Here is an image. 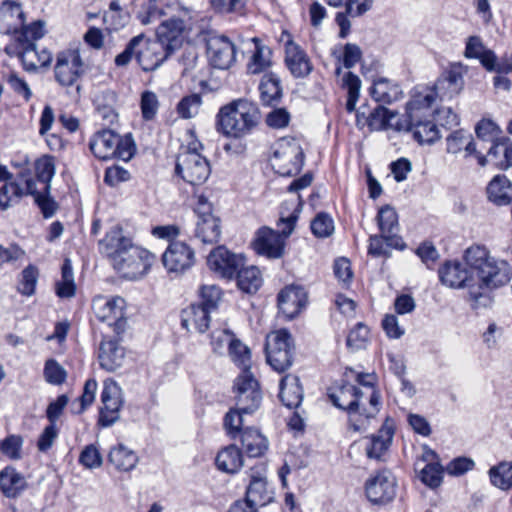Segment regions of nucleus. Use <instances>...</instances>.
Masks as SVG:
<instances>
[{"label":"nucleus","mask_w":512,"mask_h":512,"mask_svg":"<svg viewBox=\"0 0 512 512\" xmlns=\"http://www.w3.org/2000/svg\"><path fill=\"white\" fill-rule=\"evenodd\" d=\"M308 146V142L303 139H290V155H293V161H290V176L298 175L302 171Z\"/></svg>","instance_id":"obj_54"},{"label":"nucleus","mask_w":512,"mask_h":512,"mask_svg":"<svg viewBox=\"0 0 512 512\" xmlns=\"http://www.w3.org/2000/svg\"><path fill=\"white\" fill-rule=\"evenodd\" d=\"M98 360L101 368L113 372L123 365L125 349L116 339H103L99 347Z\"/></svg>","instance_id":"obj_25"},{"label":"nucleus","mask_w":512,"mask_h":512,"mask_svg":"<svg viewBox=\"0 0 512 512\" xmlns=\"http://www.w3.org/2000/svg\"><path fill=\"white\" fill-rule=\"evenodd\" d=\"M396 485V479L390 472H379L366 482V496L373 504H387L396 496Z\"/></svg>","instance_id":"obj_16"},{"label":"nucleus","mask_w":512,"mask_h":512,"mask_svg":"<svg viewBox=\"0 0 512 512\" xmlns=\"http://www.w3.org/2000/svg\"><path fill=\"white\" fill-rule=\"evenodd\" d=\"M377 221L379 229L387 241V245L396 249H403L405 245L396 234L398 230V215L396 211L388 205L380 208Z\"/></svg>","instance_id":"obj_24"},{"label":"nucleus","mask_w":512,"mask_h":512,"mask_svg":"<svg viewBox=\"0 0 512 512\" xmlns=\"http://www.w3.org/2000/svg\"><path fill=\"white\" fill-rule=\"evenodd\" d=\"M201 104V96L199 94H191L179 101L176 110L181 118L190 119L198 114Z\"/></svg>","instance_id":"obj_58"},{"label":"nucleus","mask_w":512,"mask_h":512,"mask_svg":"<svg viewBox=\"0 0 512 512\" xmlns=\"http://www.w3.org/2000/svg\"><path fill=\"white\" fill-rule=\"evenodd\" d=\"M311 230L318 238L329 237L334 232L333 219L327 213H319L311 222Z\"/></svg>","instance_id":"obj_60"},{"label":"nucleus","mask_w":512,"mask_h":512,"mask_svg":"<svg viewBox=\"0 0 512 512\" xmlns=\"http://www.w3.org/2000/svg\"><path fill=\"white\" fill-rule=\"evenodd\" d=\"M464 56L466 58L478 59L482 66L492 72L494 68L493 62L496 59V54L486 48L478 36H470L466 42Z\"/></svg>","instance_id":"obj_34"},{"label":"nucleus","mask_w":512,"mask_h":512,"mask_svg":"<svg viewBox=\"0 0 512 512\" xmlns=\"http://www.w3.org/2000/svg\"><path fill=\"white\" fill-rule=\"evenodd\" d=\"M26 486L25 477L14 467L7 466L0 471V489L6 497L18 496Z\"/></svg>","instance_id":"obj_33"},{"label":"nucleus","mask_w":512,"mask_h":512,"mask_svg":"<svg viewBox=\"0 0 512 512\" xmlns=\"http://www.w3.org/2000/svg\"><path fill=\"white\" fill-rule=\"evenodd\" d=\"M136 6V18L142 25L155 23L163 15L162 9L158 6L157 0H134Z\"/></svg>","instance_id":"obj_50"},{"label":"nucleus","mask_w":512,"mask_h":512,"mask_svg":"<svg viewBox=\"0 0 512 512\" xmlns=\"http://www.w3.org/2000/svg\"><path fill=\"white\" fill-rule=\"evenodd\" d=\"M466 72L467 69L462 63H452L441 74L432 88L436 89L441 100L451 99L463 90Z\"/></svg>","instance_id":"obj_17"},{"label":"nucleus","mask_w":512,"mask_h":512,"mask_svg":"<svg viewBox=\"0 0 512 512\" xmlns=\"http://www.w3.org/2000/svg\"><path fill=\"white\" fill-rule=\"evenodd\" d=\"M270 165L275 173L281 176L288 175V160L285 138H280L272 147Z\"/></svg>","instance_id":"obj_53"},{"label":"nucleus","mask_w":512,"mask_h":512,"mask_svg":"<svg viewBox=\"0 0 512 512\" xmlns=\"http://www.w3.org/2000/svg\"><path fill=\"white\" fill-rule=\"evenodd\" d=\"M108 461L118 471L128 472L136 467L139 459L133 450L122 444H119L110 450Z\"/></svg>","instance_id":"obj_40"},{"label":"nucleus","mask_w":512,"mask_h":512,"mask_svg":"<svg viewBox=\"0 0 512 512\" xmlns=\"http://www.w3.org/2000/svg\"><path fill=\"white\" fill-rule=\"evenodd\" d=\"M493 486L508 490L512 487V462L503 461L488 471Z\"/></svg>","instance_id":"obj_48"},{"label":"nucleus","mask_w":512,"mask_h":512,"mask_svg":"<svg viewBox=\"0 0 512 512\" xmlns=\"http://www.w3.org/2000/svg\"><path fill=\"white\" fill-rule=\"evenodd\" d=\"M17 56L21 60L25 70L36 71L40 68V62L37 58V48L34 42L20 41L17 45Z\"/></svg>","instance_id":"obj_52"},{"label":"nucleus","mask_w":512,"mask_h":512,"mask_svg":"<svg viewBox=\"0 0 512 512\" xmlns=\"http://www.w3.org/2000/svg\"><path fill=\"white\" fill-rule=\"evenodd\" d=\"M294 381L295 382L293 384L292 392L296 401L293 402L290 400V409L292 406L295 408V412L293 413L292 417H290V429L297 432H303L305 429V418L303 417L304 411H299V408L304 397V391L302 385L300 384L299 378L295 377Z\"/></svg>","instance_id":"obj_49"},{"label":"nucleus","mask_w":512,"mask_h":512,"mask_svg":"<svg viewBox=\"0 0 512 512\" xmlns=\"http://www.w3.org/2000/svg\"><path fill=\"white\" fill-rule=\"evenodd\" d=\"M187 25L185 20L173 16L161 22L156 30L157 41L160 42L168 53L173 54L179 49L185 39Z\"/></svg>","instance_id":"obj_19"},{"label":"nucleus","mask_w":512,"mask_h":512,"mask_svg":"<svg viewBox=\"0 0 512 512\" xmlns=\"http://www.w3.org/2000/svg\"><path fill=\"white\" fill-rule=\"evenodd\" d=\"M246 499L254 506L262 507L273 500V493L267 488L265 477L251 476L250 484L246 491Z\"/></svg>","instance_id":"obj_36"},{"label":"nucleus","mask_w":512,"mask_h":512,"mask_svg":"<svg viewBox=\"0 0 512 512\" xmlns=\"http://www.w3.org/2000/svg\"><path fill=\"white\" fill-rule=\"evenodd\" d=\"M207 54L213 67L228 69L235 61V46L224 35L211 36L207 42Z\"/></svg>","instance_id":"obj_20"},{"label":"nucleus","mask_w":512,"mask_h":512,"mask_svg":"<svg viewBox=\"0 0 512 512\" xmlns=\"http://www.w3.org/2000/svg\"><path fill=\"white\" fill-rule=\"evenodd\" d=\"M487 194L496 205H508L512 200V185L506 176L497 175L490 181Z\"/></svg>","instance_id":"obj_37"},{"label":"nucleus","mask_w":512,"mask_h":512,"mask_svg":"<svg viewBox=\"0 0 512 512\" xmlns=\"http://www.w3.org/2000/svg\"><path fill=\"white\" fill-rule=\"evenodd\" d=\"M75 291L72 264L69 259H65L62 265L61 280L56 283V294L60 298H70L75 295Z\"/></svg>","instance_id":"obj_51"},{"label":"nucleus","mask_w":512,"mask_h":512,"mask_svg":"<svg viewBox=\"0 0 512 512\" xmlns=\"http://www.w3.org/2000/svg\"><path fill=\"white\" fill-rule=\"evenodd\" d=\"M39 277L38 268L34 265H28L22 272L18 283V291L25 296H32L35 293L36 284Z\"/></svg>","instance_id":"obj_56"},{"label":"nucleus","mask_w":512,"mask_h":512,"mask_svg":"<svg viewBox=\"0 0 512 512\" xmlns=\"http://www.w3.org/2000/svg\"><path fill=\"white\" fill-rule=\"evenodd\" d=\"M438 97L436 89L424 86L418 87L414 90L410 101L406 106V118L417 119L419 118H432L436 113L433 105Z\"/></svg>","instance_id":"obj_18"},{"label":"nucleus","mask_w":512,"mask_h":512,"mask_svg":"<svg viewBox=\"0 0 512 512\" xmlns=\"http://www.w3.org/2000/svg\"><path fill=\"white\" fill-rule=\"evenodd\" d=\"M446 142L448 153L457 154L464 149L466 157L475 155L478 159V163L481 166H485L487 161L486 157L477 152L471 134L465 132L464 130H457L452 132L446 138Z\"/></svg>","instance_id":"obj_29"},{"label":"nucleus","mask_w":512,"mask_h":512,"mask_svg":"<svg viewBox=\"0 0 512 512\" xmlns=\"http://www.w3.org/2000/svg\"><path fill=\"white\" fill-rule=\"evenodd\" d=\"M394 436L393 423L388 419L376 434L371 435L366 446V454L370 459L381 460L388 451Z\"/></svg>","instance_id":"obj_26"},{"label":"nucleus","mask_w":512,"mask_h":512,"mask_svg":"<svg viewBox=\"0 0 512 512\" xmlns=\"http://www.w3.org/2000/svg\"><path fill=\"white\" fill-rule=\"evenodd\" d=\"M442 467L438 463L427 464L420 473V478L423 483L429 487H438L442 481Z\"/></svg>","instance_id":"obj_64"},{"label":"nucleus","mask_w":512,"mask_h":512,"mask_svg":"<svg viewBox=\"0 0 512 512\" xmlns=\"http://www.w3.org/2000/svg\"><path fill=\"white\" fill-rule=\"evenodd\" d=\"M117 97L111 90H105L95 96L94 104L98 115L106 121V123H113L117 119L115 112Z\"/></svg>","instance_id":"obj_42"},{"label":"nucleus","mask_w":512,"mask_h":512,"mask_svg":"<svg viewBox=\"0 0 512 512\" xmlns=\"http://www.w3.org/2000/svg\"><path fill=\"white\" fill-rule=\"evenodd\" d=\"M25 23V15L21 3L5 0L0 3V33H18Z\"/></svg>","instance_id":"obj_23"},{"label":"nucleus","mask_w":512,"mask_h":512,"mask_svg":"<svg viewBox=\"0 0 512 512\" xmlns=\"http://www.w3.org/2000/svg\"><path fill=\"white\" fill-rule=\"evenodd\" d=\"M218 130L234 138L248 134L260 120V111L256 104L238 99L222 107L218 113Z\"/></svg>","instance_id":"obj_4"},{"label":"nucleus","mask_w":512,"mask_h":512,"mask_svg":"<svg viewBox=\"0 0 512 512\" xmlns=\"http://www.w3.org/2000/svg\"><path fill=\"white\" fill-rule=\"evenodd\" d=\"M356 381L359 385L363 386L364 400L369 404V416H376L380 411V395L375 389L376 377L374 374L357 373Z\"/></svg>","instance_id":"obj_39"},{"label":"nucleus","mask_w":512,"mask_h":512,"mask_svg":"<svg viewBox=\"0 0 512 512\" xmlns=\"http://www.w3.org/2000/svg\"><path fill=\"white\" fill-rule=\"evenodd\" d=\"M23 181L24 187L20 182L13 179V175L6 166L0 165V210H7L24 195H31L44 217L53 216L57 205L49 197L50 192H42V188H38L37 183L31 178H26Z\"/></svg>","instance_id":"obj_2"},{"label":"nucleus","mask_w":512,"mask_h":512,"mask_svg":"<svg viewBox=\"0 0 512 512\" xmlns=\"http://www.w3.org/2000/svg\"><path fill=\"white\" fill-rule=\"evenodd\" d=\"M79 462L88 469L98 468L102 465V456L96 445H87L79 456Z\"/></svg>","instance_id":"obj_63"},{"label":"nucleus","mask_w":512,"mask_h":512,"mask_svg":"<svg viewBox=\"0 0 512 512\" xmlns=\"http://www.w3.org/2000/svg\"><path fill=\"white\" fill-rule=\"evenodd\" d=\"M201 303L199 305L208 308L209 311L217 309L222 298L221 289L216 285H203L200 289Z\"/></svg>","instance_id":"obj_59"},{"label":"nucleus","mask_w":512,"mask_h":512,"mask_svg":"<svg viewBox=\"0 0 512 512\" xmlns=\"http://www.w3.org/2000/svg\"><path fill=\"white\" fill-rule=\"evenodd\" d=\"M265 352L267 363L272 369L283 373L288 367V331L279 329L268 334Z\"/></svg>","instance_id":"obj_13"},{"label":"nucleus","mask_w":512,"mask_h":512,"mask_svg":"<svg viewBox=\"0 0 512 512\" xmlns=\"http://www.w3.org/2000/svg\"><path fill=\"white\" fill-rule=\"evenodd\" d=\"M23 446V438L20 435H9L0 444L1 452L12 460H19Z\"/></svg>","instance_id":"obj_61"},{"label":"nucleus","mask_w":512,"mask_h":512,"mask_svg":"<svg viewBox=\"0 0 512 512\" xmlns=\"http://www.w3.org/2000/svg\"><path fill=\"white\" fill-rule=\"evenodd\" d=\"M142 35V41L137 46V62L142 70L148 72L157 69L171 54L157 40H149Z\"/></svg>","instance_id":"obj_22"},{"label":"nucleus","mask_w":512,"mask_h":512,"mask_svg":"<svg viewBox=\"0 0 512 512\" xmlns=\"http://www.w3.org/2000/svg\"><path fill=\"white\" fill-rule=\"evenodd\" d=\"M234 388L237 408L231 409L224 417V428L231 438L241 435L244 415L257 410L262 399L257 380L248 374L242 378H236Z\"/></svg>","instance_id":"obj_3"},{"label":"nucleus","mask_w":512,"mask_h":512,"mask_svg":"<svg viewBox=\"0 0 512 512\" xmlns=\"http://www.w3.org/2000/svg\"><path fill=\"white\" fill-rule=\"evenodd\" d=\"M255 50L251 60L247 64V70L250 74H259L265 71L271 65V50L263 45L257 38H253Z\"/></svg>","instance_id":"obj_45"},{"label":"nucleus","mask_w":512,"mask_h":512,"mask_svg":"<svg viewBox=\"0 0 512 512\" xmlns=\"http://www.w3.org/2000/svg\"><path fill=\"white\" fill-rule=\"evenodd\" d=\"M101 403L99 424L110 427L119 420L123 406L122 389L113 379H106L103 382Z\"/></svg>","instance_id":"obj_11"},{"label":"nucleus","mask_w":512,"mask_h":512,"mask_svg":"<svg viewBox=\"0 0 512 512\" xmlns=\"http://www.w3.org/2000/svg\"><path fill=\"white\" fill-rule=\"evenodd\" d=\"M342 87L347 90L346 110L349 113L356 112V126L359 129L367 127L369 129V113L365 107L356 110V104L360 97L361 80L352 73L347 72L342 79Z\"/></svg>","instance_id":"obj_21"},{"label":"nucleus","mask_w":512,"mask_h":512,"mask_svg":"<svg viewBox=\"0 0 512 512\" xmlns=\"http://www.w3.org/2000/svg\"><path fill=\"white\" fill-rule=\"evenodd\" d=\"M333 405L347 412L350 426L355 431L366 430L376 416H369V404L364 400V392L355 385L343 382L329 389Z\"/></svg>","instance_id":"obj_5"},{"label":"nucleus","mask_w":512,"mask_h":512,"mask_svg":"<svg viewBox=\"0 0 512 512\" xmlns=\"http://www.w3.org/2000/svg\"><path fill=\"white\" fill-rule=\"evenodd\" d=\"M228 352L232 361L242 369V373L237 378H242L246 374L254 377L250 371L251 354L246 345L234 338L232 343H230Z\"/></svg>","instance_id":"obj_47"},{"label":"nucleus","mask_w":512,"mask_h":512,"mask_svg":"<svg viewBox=\"0 0 512 512\" xmlns=\"http://www.w3.org/2000/svg\"><path fill=\"white\" fill-rule=\"evenodd\" d=\"M207 264L219 276L231 279L244 266V257L229 251L224 246H218L208 255Z\"/></svg>","instance_id":"obj_15"},{"label":"nucleus","mask_w":512,"mask_h":512,"mask_svg":"<svg viewBox=\"0 0 512 512\" xmlns=\"http://www.w3.org/2000/svg\"><path fill=\"white\" fill-rule=\"evenodd\" d=\"M369 92L376 102L382 104H391L403 97V91L400 85L385 77L374 79Z\"/></svg>","instance_id":"obj_28"},{"label":"nucleus","mask_w":512,"mask_h":512,"mask_svg":"<svg viewBox=\"0 0 512 512\" xmlns=\"http://www.w3.org/2000/svg\"><path fill=\"white\" fill-rule=\"evenodd\" d=\"M89 147L94 156L101 160L117 158L128 161L135 152V145L130 136L122 137L112 130L96 133L90 140Z\"/></svg>","instance_id":"obj_7"},{"label":"nucleus","mask_w":512,"mask_h":512,"mask_svg":"<svg viewBox=\"0 0 512 512\" xmlns=\"http://www.w3.org/2000/svg\"><path fill=\"white\" fill-rule=\"evenodd\" d=\"M195 235L204 244L217 243L221 236L220 220L213 214L198 216Z\"/></svg>","instance_id":"obj_32"},{"label":"nucleus","mask_w":512,"mask_h":512,"mask_svg":"<svg viewBox=\"0 0 512 512\" xmlns=\"http://www.w3.org/2000/svg\"><path fill=\"white\" fill-rule=\"evenodd\" d=\"M263 105L275 106L283 96L280 78L274 73L264 74L259 84Z\"/></svg>","instance_id":"obj_35"},{"label":"nucleus","mask_w":512,"mask_h":512,"mask_svg":"<svg viewBox=\"0 0 512 512\" xmlns=\"http://www.w3.org/2000/svg\"><path fill=\"white\" fill-rule=\"evenodd\" d=\"M125 301L121 297H107L98 295L92 301V309L95 316L108 326L113 327L118 334L124 330L126 321L124 318Z\"/></svg>","instance_id":"obj_10"},{"label":"nucleus","mask_w":512,"mask_h":512,"mask_svg":"<svg viewBox=\"0 0 512 512\" xmlns=\"http://www.w3.org/2000/svg\"><path fill=\"white\" fill-rule=\"evenodd\" d=\"M210 313L208 308L199 304H191L182 310L181 324L187 331L204 333L210 324Z\"/></svg>","instance_id":"obj_27"},{"label":"nucleus","mask_w":512,"mask_h":512,"mask_svg":"<svg viewBox=\"0 0 512 512\" xmlns=\"http://www.w3.org/2000/svg\"><path fill=\"white\" fill-rule=\"evenodd\" d=\"M131 244V240L124 236L123 230L114 227L99 242V247L100 251L113 261L118 254H123Z\"/></svg>","instance_id":"obj_30"},{"label":"nucleus","mask_w":512,"mask_h":512,"mask_svg":"<svg viewBox=\"0 0 512 512\" xmlns=\"http://www.w3.org/2000/svg\"><path fill=\"white\" fill-rule=\"evenodd\" d=\"M408 130L420 144H432L440 138L439 130L432 118L407 119Z\"/></svg>","instance_id":"obj_31"},{"label":"nucleus","mask_w":512,"mask_h":512,"mask_svg":"<svg viewBox=\"0 0 512 512\" xmlns=\"http://www.w3.org/2000/svg\"><path fill=\"white\" fill-rule=\"evenodd\" d=\"M199 149H202L201 143L191 142L179 153L176 160V174L192 186L204 184L211 174L210 163L199 153Z\"/></svg>","instance_id":"obj_6"},{"label":"nucleus","mask_w":512,"mask_h":512,"mask_svg":"<svg viewBox=\"0 0 512 512\" xmlns=\"http://www.w3.org/2000/svg\"><path fill=\"white\" fill-rule=\"evenodd\" d=\"M237 285L245 293H255L262 285V276L256 266H242L237 273Z\"/></svg>","instance_id":"obj_46"},{"label":"nucleus","mask_w":512,"mask_h":512,"mask_svg":"<svg viewBox=\"0 0 512 512\" xmlns=\"http://www.w3.org/2000/svg\"><path fill=\"white\" fill-rule=\"evenodd\" d=\"M286 230L275 231L267 226L261 227L255 233L252 242L253 249L258 255L269 259L282 257L285 249Z\"/></svg>","instance_id":"obj_12"},{"label":"nucleus","mask_w":512,"mask_h":512,"mask_svg":"<svg viewBox=\"0 0 512 512\" xmlns=\"http://www.w3.org/2000/svg\"><path fill=\"white\" fill-rule=\"evenodd\" d=\"M368 339V327L365 324L359 322L353 329L350 330L346 339V345L350 350L357 351L366 347Z\"/></svg>","instance_id":"obj_57"},{"label":"nucleus","mask_w":512,"mask_h":512,"mask_svg":"<svg viewBox=\"0 0 512 512\" xmlns=\"http://www.w3.org/2000/svg\"><path fill=\"white\" fill-rule=\"evenodd\" d=\"M85 73V64L79 50L68 49L61 51L56 56L54 65L55 81L64 88L76 86Z\"/></svg>","instance_id":"obj_8"},{"label":"nucleus","mask_w":512,"mask_h":512,"mask_svg":"<svg viewBox=\"0 0 512 512\" xmlns=\"http://www.w3.org/2000/svg\"><path fill=\"white\" fill-rule=\"evenodd\" d=\"M465 264L477 275V280L460 262H446L439 269L442 284L450 288H466L473 308L486 306L490 302L487 291L505 286L511 279L508 262L491 255L483 245L474 244L463 254Z\"/></svg>","instance_id":"obj_1"},{"label":"nucleus","mask_w":512,"mask_h":512,"mask_svg":"<svg viewBox=\"0 0 512 512\" xmlns=\"http://www.w3.org/2000/svg\"><path fill=\"white\" fill-rule=\"evenodd\" d=\"M312 69L313 65L306 52L290 40V73L296 78H304Z\"/></svg>","instance_id":"obj_41"},{"label":"nucleus","mask_w":512,"mask_h":512,"mask_svg":"<svg viewBox=\"0 0 512 512\" xmlns=\"http://www.w3.org/2000/svg\"><path fill=\"white\" fill-rule=\"evenodd\" d=\"M142 116L145 120H152L158 111L159 101L157 95L149 90L144 91L141 94L140 102Z\"/></svg>","instance_id":"obj_62"},{"label":"nucleus","mask_w":512,"mask_h":512,"mask_svg":"<svg viewBox=\"0 0 512 512\" xmlns=\"http://www.w3.org/2000/svg\"><path fill=\"white\" fill-rule=\"evenodd\" d=\"M216 465L224 472H237L243 465V458L240 450L235 445H230L224 448L216 457Z\"/></svg>","instance_id":"obj_44"},{"label":"nucleus","mask_w":512,"mask_h":512,"mask_svg":"<svg viewBox=\"0 0 512 512\" xmlns=\"http://www.w3.org/2000/svg\"><path fill=\"white\" fill-rule=\"evenodd\" d=\"M244 451L249 457H260L268 449V440L257 429L245 428L241 433Z\"/></svg>","instance_id":"obj_38"},{"label":"nucleus","mask_w":512,"mask_h":512,"mask_svg":"<svg viewBox=\"0 0 512 512\" xmlns=\"http://www.w3.org/2000/svg\"><path fill=\"white\" fill-rule=\"evenodd\" d=\"M309 297L307 290L300 285H290V306H294V310H290V320L299 316L308 306Z\"/></svg>","instance_id":"obj_55"},{"label":"nucleus","mask_w":512,"mask_h":512,"mask_svg":"<svg viewBox=\"0 0 512 512\" xmlns=\"http://www.w3.org/2000/svg\"><path fill=\"white\" fill-rule=\"evenodd\" d=\"M36 179L31 178L37 183L42 192H50L51 180L55 174L54 159L51 156H43L35 162Z\"/></svg>","instance_id":"obj_43"},{"label":"nucleus","mask_w":512,"mask_h":512,"mask_svg":"<svg viewBox=\"0 0 512 512\" xmlns=\"http://www.w3.org/2000/svg\"><path fill=\"white\" fill-rule=\"evenodd\" d=\"M162 262L169 273L181 274L194 265L195 253L186 243L173 241L163 253Z\"/></svg>","instance_id":"obj_14"},{"label":"nucleus","mask_w":512,"mask_h":512,"mask_svg":"<svg viewBox=\"0 0 512 512\" xmlns=\"http://www.w3.org/2000/svg\"><path fill=\"white\" fill-rule=\"evenodd\" d=\"M153 259L154 256L150 252L131 244L123 254L115 257L112 264L123 277L133 280L147 273Z\"/></svg>","instance_id":"obj_9"}]
</instances>
